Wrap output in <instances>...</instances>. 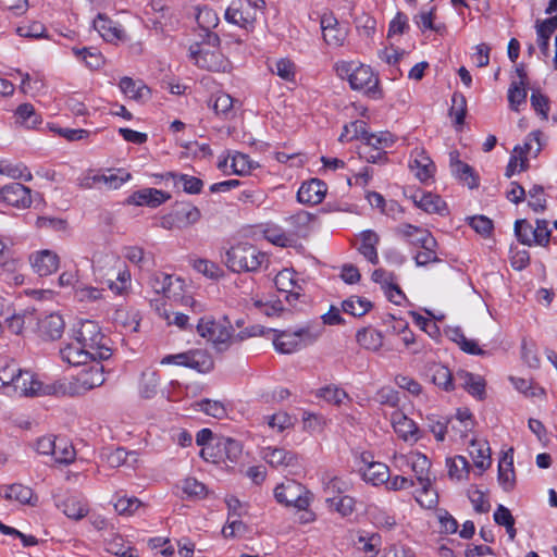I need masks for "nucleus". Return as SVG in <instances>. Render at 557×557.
Masks as SVG:
<instances>
[{
  "mask_svg": "<svg viewBox=\"0 0 557 557\" xmlns=\"http://www.w3.org/2000/svg\"><path fill=\"white\" fill-rule=\"evenodd\" d=\"M393 466L406 472L411 470L418 483L421 485L417 492L416 500L424 508H433L437 504V494L431 488L430 469L431 461L420 451L411 450L407 454L395 453L392 459Z\"/></svg>",
  "mask_w": 557,
  "mask_h": 557,
  "instance_id": "1",
  "label": "nucleus"
},
{
  "mask_svg": "<svg viewBox=\"0 0 557 557\" xmlns=\"http://www.w3.org/2000/svg\"><path fill=\"white\" fill-rule=\"evenodd\" d=\"M196 329L197 333L211 342L218 351L226 350L236 338L243 341L250 336L264 334L262 327L256 326L252 327L251 332H240L235 335V330L227 317H222L219 320L211 317H203L199 319Z\"/></svg>",
  "mask_w": 557,
  "mask_h": 557,
  "instance_id": "2",
  "label": "nucleus"
},
{
  "mask_svg": "<svg viewBox=\"0 0 557 557\" xmlns=\"http://www.w3.org/2000/svg\"><path fill=\"white\" fill-rule=\"evenodd\" d=\"M336 72L341 77H346L354 90H359L368 96H379V77L369 65L357 62L342 61L336 63Z\"/></svg>",
  "mask_w": 557,
  "mask_h": 557,
  "instance_id": "3",
  "label": "nucleus"
},
{
  "mask_svg": "<svg viewBox=\"0 0 557 557\" xmlns=\"http://www.w3.org/2000/svg\"><path fill=\"white\" fill-rule=\"evenodd\" d=\"M74 338L87 350L94 352L95 360H108L112 356L111 339L102 333L99 324L92 320L82 321L74 331Z\"/></svg>",
  "mask_w": 557,
  "mask_h": 557,
  "instance_id": "4",
  "label": "nucleus"
},
{
  "mask_svg": "<svg viewBox=\"0 0 557 557\" xmlns=\"http://www.w3.org/2000/svg\"><path fill=\"white\" fill-rule=\"evenodd\" d=\"M267 256L249 243H238L225 252L226 267L236 273L257 271Z\"/></svg>",
  "mask_w": 557,
  "mask_h": 557,
  "instance_id": "5",
  "label": "nucleus"
},
{
  "mask_svg": "<svg viewBox=\"0 0 557 557\" xmlns=\"http://www.w3.org/2000/svg\"><path fill=\"white\" fill-rule=\"evenodd\" d=\"M275 334L273 345L278 352L293 354L318 341L322 326L307 325L294 332L270 330Z\"/></svg>",
  "mask_w": 557,
  "mask_h": 557,
  "instance_id": "6",
  "label": "nucleus"
},
{
  "mask_svg": "<svg viewBox=\"0 0 557 557\" xmlns=\"http://www.w3.org/2000/svg\"><path fill=\"white\" fill-rule=\"evenodd\" d=\"M201 211L190 202H176L172 209L160 218L159 226L166 230H184L198 223Z\"/></svg>",
  "mask_w": 557,
  "mask_h": 557,
  "instance_id": "7",
  "label": "nucleus"
},
{
  "mask_svg": "<svg viewBox=\"0 0 557 557\" xmlns=\"http://www.w3.org/2000/svg\"><path fill=\"white\" fill-rule=\"evenodd\" d=\"M161 363L186 367L199 373H208L214 367L211 355L205 349H190L181 354L168 355L162 358Z\"/></svg>",
  "mask_w": 557,
  "mask_h": 557,
  "instance_id": "8",
  "label": "nucleus"
},
{
  "mask_svg": "<svg viewBox=\"0 0 557 557\" xmlns=\"http://www.w3.org/2000/svg\"><path fill=\"white\" fill-rule=\"evenodd\" d=\"M274 497L280 504L305 510L310 505L311 494L300 483L288 480L275 487Z\"/></svg>",
  "mask_w": 557,
  "mask_h": 557,
  "instance_id": "9",
  "label": "nucleus"
},
{
  "mask_svg": "<svg viewBox=\"0 0 557 557\" xmlns=\"http://www.w3.org/2000/svg\"><path fill=\"white\" fill-rule=\"evenodd\" d=\"M9 393L16 396H40L55 394L57 388L54 385H44L35 379L32 372L20 368L18 374L9 388Z\"/></svg>",
  "mask_w": 557,
  "mask_h": 557,
  "instance_id": "10",
  "label": "nucleus"
},
{
  "mask_svg": "<svg viewBox=\"0 0 557 557\" xmlns=\"http://www.w3.org/2000/svg\"><path fill=\"white\" fill-rule=\"evenodd\" d=\"M0 201L16 208H28L32 205V190L20 183L8 184L0 187Z\"/></svg>",
  "mask_w": 557,
  "mask_h": 557,
  "instance_id": "11",
  "label": "nucleus"
},
{
  "mask_svg": "<svg viewBox=\"0 0 557 557\" xmlns=\"http://www.w3.org/2000/svg\"><path fill=\"white\" fill-rule=\"evenodd\" d=\"M409 169L422 183L431 180L435 173V164L423 148H414L411 151Z\"/></svg>",
  "mask_w": 557,
  "mask_h": 557,
  "instance_id": "12",
  "label": "nucleus"
},
{
  "mask_svg": "<svg viewBox=\"0 0 557 557\" xmlns=\"http://www.w3.org/2000/svg\"><path fill=\"white\" fill-rule=\"evenodd\" d=\"M196 21L201 32L200 34L207 37V42L211 46H220V37L212 32L220 22L216 12L208 7L199 8Z\"/></svg>",
  "mask_w": 557,
  "mask_h": 557,
  "instance_id": "13",
  "label": "nucleus"
},
{
  "mask_svg": "<svg viewBox=\"0 0 557 557\" xmlns=\"http://www.w3.org/2000/svg\"><path fill=\"white\" fill-rule=\"evenodd\" d=\"M320 24L323 39L329 46L341 47L344 44L347 29L338 23L332 13L323 14Z\"/></svg>",
  "mask_w": 557,
  "mask_h": 557,
  "instance_id": "14",
  "label": "nucleus"
},
{
  "mask_svg": "<svg viewBox=\"0 0 557 557\" xmlns=\"http://www.w3.org/2000/svg\"><path fill=\"white\" fill-rule=\"evenodd\" d=\"M29 262L35 273L48 276L59 269V256L48 249L36 251L29 256Z\"/></svg>",
  "mask_w": 557,
  "mask_h": 557,
  "instance_id": "15",
  "label": "nucleus"
},
{
  "mask_svg": "<svg viewBox=\"0 0 557 557\" xmlns=\"http://www.w3.org/2000/svg\"><path fill=\"white\" fill-rule=\"evenodd\" d=\"M92 354L75 338L60 349L61 359L74 367L87 366L89 361H96Z\"/></svg>",
  "mask_w": 557,
  "mask_h": 557,
  "instance_id": "16",
  "label": "nucleus"
},
{
  "mask_svg": "<svg viewBox=\"0 0 557 557\" xmlns=\"http://www.w3.org/2000/svg\"><path fill=\"white\" fill-rule=\"evenodd\" d=\"M101 361H89L90 366L77 374L76 384L79 389L86 392L104 383V368Z\"/></svg>",
  "mask_w": 557,
  "mask_h": 557,
  "instance_id": "17",
  "label": "nucleus"
},
{
  "mask_svg": "<svg viewBox=\"0 0 557 557\" xmlns=\"http://www.w3.org/2000/svg\"><path fill=\"white\" fill-rule=\"evenodd\" d=\"M326 184L319 178H311L301 184L297 193V199L306 205H319L325 198Z\"/></svg>",
  "mask_w": 557,
  "mask_h": 557,
  "instance_id": "18",
  "label": "nucleus"
},
{
  "mask_svg": "<svg viewBox=\"0 0 557 557\" xmlns=\"http://www.w3.org/2000/svg\"><path fill=\"white\" fill-rule=\"evenodd\" d=\"M274 283L280 292L286 293V300L292 304L299 299L301 296V285L296 280V273L292 269H283L280 271Z\"/></svg>",
  "mask_w": 557,
  "mask_h": 557,
  "instance_id": "19",
  "label": "nucleus"
},
{
  "mask_svg": "<svg viewBox=\"0 0 557 557\" xmlns=\"http://www.w3.org/2000/svg\"><path fill=\"white\" fill-rule=\"evenodd\" d=\"M262 458L273 468H295L299 466L298 456L281 447L263 448Z\"/></svg>",
  "mask_w": 557,
  "mask_h": 557,
  "instance_id": "20",
  "label": "nucleus"
},
{
  "mask_svg": "<svg viewBox=\"0 0 557 557\" xmlns=\"http://www.w3.org/2000/svg\"><path fill=\"white\" fill-rule=\"evenodd\" d=\"M225 20L228 23L237 25L242 28L253 27L256 22L255 13L248 10V5H244L242 0H234L225 11Z\"/></svg>",
  "mask_w": 557,
  "mask_h": 557,
  "instance_id": "21",
  "label": "nucleus"
},
{
  "mask_svg": "<svg viewBox=\"0 0 557 557\" xmlns=\"http://www.w3.org/2000/svg\"><path fill=\"white\" fill-rule=\"evenodd\" d=\"M171 198L163 190L157 188H143L134 191L127 199V202L135 206H148L157 208Z\"/></svg>",
  "mask_w": 557,
  "mask_h": 557,
  "instance_id": "22",
  "label": "nucleus"
},
{
  "mask_svg": "<svg viewBox=\"0 0 557 557\" xmlns=\"http://www.w3.org/2000/svg\"><path fill=\"white\" fill-rule=\"evenodd\" d=\"M424 238L419 240L421 248L414 256V261L418 267H425L430 263L440 262V258L436 252L437 242L430 232H422Z\"/></svg>",
  "mask_w": 557,
  "mask_h": 557,
  "instance_id": "23",
  "label": "nucleus"
},
{
  "mask_svg": "<svg viewBox=\"0 0 557 557\" xmlns=\"http://www.w3.org/2000/svg\"><path fill=\"white\" fill-rule=\"evenodd\" d=\"M392 425L395 433L406 442H417L419 440L418 436V426L416 422L408 418L401 411H395L392 414Z\"/></svg>",
  "mask_w": 557,
  "mask_h": 557,
  "instance_id": "24",
  "label": "nucleus"
},
{
  "mask_svg": "<svg viewBox=\"0 0 557 557\" xmlns=\"http://www.w3.org/2000/svg\"><path fill=\"white\" fill-rule=\"evenodd\" d=\"M94 28L109 42L125 40L124 29L103 14H98L94 20Z\"/></svg>",
  "mask_w": 557,
  "mask_h": 557,
  "instance_id": "25",
  "label": "nucleus"
},
{
  "mask_svg": "<svg viewBox=\"0 0 557 557\" xmlns=\"http://www.w3.org/2000/svg\"><path fill=\"white\" fill-rule=\"evenodd\" d=\"M455 381L473 397L480 400L484 399L485 381L480 375L460 370L455 374Z\"/></svg>",
  "mask_w": 557,
  "mask_h": 557,
  "instance_id": "26",
  "label": "nucleus"
},
{
  "mask_svg": "<svg viewBox=\"0 0 557 557\" xmlns=\"http://www.w3.org/2000/svg\"><path fill=\"white\" fill-rule=\"evenodd\" d=\"M64 326L63 318L59 313H50L39 320L38 332L44 338L57 339L62 336Z\"/></svg>",
  "mask_w": 557,
  "mask_h": 557,
  "instance_id": "27",
  "label": "nucleus"
},
{
  "mask_svg": "<svg viewBox=\"0 0 557 557\" xmlns=\"http://www.w3.org/2000/svg\"><path fill=\"white\" fill-rule=\"evenodd\" d=\"M410 198L414 205L428 213H443L446 209L445 202L437 195L416 190Z\"/></svg>",
  "mask_w": 557,
  "mask_h": 557,
  "instance_id": "28",
  "label": "nucleus"
},
{
  "mask_svg": "<svg viewBox=\"0 0 557 557\" xmlns=\"http://www.w3.org/2000/svg\"><path fill=\"white\" fill-rule=\"evenodd\" d=\"M367 466L361 468L362 478L366 482L371 483L374 486L385 484L389 480V468L385 463L371 461L368 462L366 458H362Z\"/></svg>",
  "mask_w": 557,
  "mask_h": 557,
  "instance_id": "29",
  "label": "nucleus"
},
{
  "mask_svg": "<svg viewBox=\"0 0 557 557\" xmlns=\"http://www.w3.org/2000/svg\"><path fill=\"white\" fill-rule=\"evenodd\" d=\"M541 137H542L541 131L531 132L528 135L527 140L523 144V146L515 148L513 152L518 153L520 156L519 171H524L528 166L527 154L537 156V153L541 151L542 145H543L541 141Z\"/></svg>",
  "mask_w": 557,
  "mask_h": 557,
  "instance_id": "30",
  "label": "nucleus"
},
{
  "mask_svg": "<svg viewBox=\"0 0 557 557\" xmlns=\"http://www.w3.org/2000/svg\"><path fill=\"white\" fill-rule=\"evenodd\" d=\"M119 87L126 98L135 101H143L150 94V89L143 81H135L128 76H124L120 79Z\"/></svg>",
  "mask_w": 557,
  "mask_h": 557,
  "instance_id": "31",
  "label": "nucleus"
},
{
  "mask_svg": "<svg viewBox=\"0 0 557 557\" xmlns=\"http://www.w3.org/2000/svg\"><path fill=\"white\" fill-rule=\"evenodd\" d=\"M0 494L7 499L16 500L24 505L34 506L37 502V497H34L32 488L22 484L4 486Z\"/></svg>",
  "mask_w": 557,
  "mask_h": 557,
  "instance_id": "32",
  "label": "nucleus"
},
{
  "mask_svg": "<svg viewBox=\"0 0 557 557\" xmlns=\"http://www.w3.org/2000/svg\"><path fill=\"white\" fill-rule=\"evenodd\" d=\"M360 237H361V245L358 248L359 252L367 260H369L372 264H377L379 256H377L376 246L380 242L379 235L371 230H367L361 233Z\"/></svg>",
  "mask_w": 557,
  "mask_h": 557,
  "instance_id": "33",
  "label": "nucleus"
},
{
  "mask_svg": "<svg viewBox=\"0 0 557 557\" xmlns=\"http://www.w3.org/2000/svg\"><path fill=\"white\" fill-rule=\"evenodd\" d=\"M196 65L200 69L212 72H225L230 67L228 60L222 54L220 49H214L208 55L200 57L196 60Z\"/></svg>",
  "mask_w": 557,
  "mask_h": 557,
  "instance_id": "34",
  "label": "nucleus"
},
{
  "mask_svg": "<svg viewBox=\"0 0 557 557\" xmlns=\"http://www.w3.org/2000/svg\"><path fill=\"white\" fill-rule=\"evenodd\" d=\"M470 456L476 468L481 471L491 466V456L488 444L484 441L472 440L469 446Z\"/></svg>",
  "mask_w": 557,
  "mask_h": 557,
  "instance_id": "35",
  "label": "nucleus"
},
{
  "mask_svg": "<svg viewBox=\"0 0 557 557\" xmlns=\"http://www.w3.org/2000/svg\"><path fill=\"white\" fill-rule=\"evenodd\" d=\"M215 447L219 451V458L225 457L230 461H236L242 455V444L231 437L221 436L218 438Z\"/></svg>",
  "mask_w": 557,
  "mask_h": 557,
  "instance_id": "36",
  "label": "nucleus"
},
{
  "mask_svg": "<svg viewBox=\"0 0 557 557\" xmlns=\"http://www.w3.org/2000/svg\"><path fill=\"white\" fill-rule=\"evenodd\" d=\"M430 373L435 385L447 392L454 389L455 375L451 374L447 367L435 363L430 368Z\"/></svg>",
  "mask_w": 557,
  "mask_h": 557,
  "instance_id": "37",
  "label": "nucleus"
},
{
  "mask_svg": "<svg viewBox=\"0 0 557 557\" xmlns=\"http://www.w3.org/2000/svg\"><path fill=\"white\" fill-rule=\"evenodd\" d=\"M58 507L66 517L75 520L84 518L88 512L87 505L77 496H69Z\"/></svg>",
  "mask_w": 557,
  "mask_h": 557,
  "instance_id": "38",
  "label": "nucleus"
},
{
  "mask_svg": "<svg viewBox=\"0 0 557 557\" xmlns=\"http://www.w3.org/2000/svg\"><path fill=\"white\" fill-rule=\"evenodd\" d=\"M16 123L27 128H35L41 123V116L30 103H22L15 110Z\"/></svg>",
  "mask_w": 557,
  "mask_h": 557,
  "instance_id": "39",
  "label": "nucleus"
},
{
  "mask_svg": "<svg viewBox=\"0 0 557 557\" xmlns=\"http://www.w3.org/2000/svg\"><path fill=\"white\" fill-rule=\"evenodd\" d=\"M175 187H182L187 194L196 195L202 190L203 183L200 178L182 173H170Z\"/></svg>",
  "mask_w": 557,
  "mask_h": 557,
  "instance_id": "40",
  "label": "nucleus"
},
{
  "mask_svg": "<svg viewBox=\"0 0 557 557\" xmlns=\"http://www.w3.org/2000/svg\"><path fill=\"white\" fill-rule=\"evenodd\" d=\"M498 481L507 492L515 487L516 475L513 470L512 457L505 456L498 465Z\"/></svg>",
  "mask_w": 557,
  "mask_h": 557,
  "instance_id": "41",
  "label": "nucleus"
},
{
  "mask_svg": "<svg viewBox=\"0 0 557 557\" xmlns=\"http://www.w3.org/2000/svg\"><path fill=\"white\" fill-rule=\"evenodd\" d=\"M358 344L368 350L376 351L383 346V335L373 329H363L356 335Z\"/></svg>",
  "mask_w": 557,
  "mask_h": 557,
  "instance_id": "42",
  "label": "nucleus"
},
{
  "mask_svg": "<svg viewBox=\"0 0 557 557\" xmlns=\"http://www.w3.org/2000/svg\"><path fill=\"white\" fill-rule=\"evenodd\" d=\"M269 70L285 82H294L296 78V65L287 58L270 62Z\"/></svg>",
  "mask_w": 557,
  "mask_h": 557,
  "instance_id": "43",
  "label": "nucleus"
},
{
  "mask_svg": "<svg viewBox=\"0 0 557 557\" xmlns=\"http://www.w3.org/2000/svg\"><path fill=\"white\" fill-rule=\"evenodd\" d=\"M450 165L453 168V172L462 180L469 188H475L479 186V181L474 175L473 169L469 164L455 159L454 153H450Z\"/></svg>",
  "mask_w": 557,
  "mask_h": 557,
  "instance_id": "44",
  "label": "nucleus"
},
{
  "mask_svg": "<svg viewBox=\"0 0 557 557\" xmlns=\"http://www.w3.org/2000/svg\"><path fill=\"white\" fill-rule=\"evenodd\" d=\"M106 550L120 557H138L136 549L126 544L121 535H112L106 541Z\"/></svg>",
  "mask_w": 557,
  "mask_h": 557,
  "instance_id": "45",
  "label": "nucleus"
},
{
  "mask_svg": "<svg viewBox=\"0 0 557 557\" xmlns=\"http://www.w3.org/2000/svg\"><path fill=\"white\" fill-rule=\"evenodd\" d=\"M342 308L344 312L352 317H362L372 308V304L366 298L351 296L343 301Z\"/></svg>",
  "mask_w": 557,
  "mask_h": 557,
  "instance_id": "46",
  "label": "nucleus"
},
{
  "mask_svg": "<svg viewBox=\"0 0 557 557\" xmlns=\"http://www.w3.org/2000/svg\"><path fill=\"white\" fill-rule=\"evenodd\" d=\"M129 180L131 174L124 170H117L116 172H109L94 177L96 183L104 184L110 189H117Z\"/></svg>",
  "mask_w": 557,
  "mask_h": 557,
  "instance_id": "47",
  "label": "nucleus"
},
{
  "mask_svg": "<svg viewBox=\"0 0 557 557\" xmlns=\"http://www.w3.org/2000/svg\"><path fill=\"white\" fill-rule=\"evenodd\" d=\"M102 456L111 468H117L126 465L129 457L133 458V462L137 461L136 451H127L122 447H117L112 450H106Z\"/></svg>",
  "mask_w": 557,
  "mask_h": 557,
  "instance_id": "48",
  "label": "nucleus"
},
{
  "mask_svg": "<svg viewBox=\"0 0 557 557\" xmlns=\"http://www.w3.org/2000/svg\"><path fill=\"white\" fill-rule=\"evenodd\" d=\"M323 492L326 497L342 496L348 490V483L336 475L325 474L322 478Z\"/></svg>",
  "mask_w": 557,
  "mask_h": 557,
  "instance_id": "49",
  "label": "nucleus"
},
{
  "mask_svg": "<svg viewBox=\"0 0 557 557\" xmlns=\"http://www.w3.org/2000/svg\"><path fill=\"white\" fill-rule=\"evenodd\" d=\"M446 466L448 468V475L453 480L461 481L467 479L469 473V462L462 456H456L454 458H449L446 461Z\"/></svg>",
  "mask_w": 557,
  "mask_h": 557,
  "instance_id": "50",
  "label": "nucleus"
},
{
  "mask_svg": "<svg viewBox=\"0 0 557 557\" xmlns=\"http://www.w3.org/2000/svg\"><path fill=\"white\" fill-rule=\"evenodd\" d=\"M76 57L81 58L91 70H98L104 64V58L100 51L94 48H73Z\"/></svg>",
  "mask_w": 557,
  "mask_h": 557,
  "instance_id": "51",
  "label": "nucleus"
},
{
  "mask_svg": "<svg viewBox=\"0 0 557 557\" xmlns=\"http://www.w3.org/2000/svg\"><path fill=\"white\" fill-rule=\"evenodd\" d=\"M515 235L519 243H521L522 245H536V237L534 236V226L525 219L517 220L515 222Z\"/></svg>",
  "mask_w": 557,
  "mask_h": 557,
  "instance_id": "52",
  "label": "nucleus"
},
{
  "mask_svg": "<svg viewBox=\"0 0 557 557\" xmlns=\"http://www.w3.org/2000/svg\"><path fill=\"white\" fill-rule=\"evenodd\" d=\"M20 367L14 360L0 359V387L10 388Z\"/></svg>",
  "mask_w": 557,
  "mask_h": 557,
  "instance_id": "53",
  "label": "nucleus"
},
{
  "mask_svg": "<svg viewBox=\"0 0 557 557\" xmlns=\"http://www.w3.org/2000/svg\"><path fill=\"white\" fill-rule=\"evenodd\" d=\"M193 268L211 280H219L224 275L223 269L208 259H195Z\"/></svg>",
  "mask_w": 557,
  "mask_h": 557,
  "instance_id": "54",
  "label": "nucleus"
},
{
  "mask_svg": "<svg viewBox=\"0 0 557 557\" xmlns=\"http://www.w3.org/2000/svg\"><path fill=\"white\" fill-rule=\"evenodd\" d=\"M197 407L207 416H211L215 419H223L227 416V408L225 404L220 400L201 399L197 403Z\"/></svg>",
  "mask_w": 557,
  "mask_h": 557,
  "instance_id": "55",
  "label": "nucleus"
},
{
  "mask_svg": "<svg viewBox=\"0 0 557 557\" xmlns=\"http://www.w3.org/2000/svg\"><path fill=\"white\" fill-rule=\"evenodd\" d=\"M326 503L329 508L335 510L341 513L343 517L349 516L355 508V500L350 496L342 495V496H333L326 497Z\"/></svg>",
  "mask_w": 557,
  "mask_h": 557,
  "instance_id": "56",
  "label": "nucleus"
},
{
  "mask_svg": "<svg viewBox=\"0 0 557 557\" xmlns=\"http://www.w3.org/2000/svg\"><path fill=\"white\" fill-rule=\"evenodd\" d=\"M268 425L277 432H284L294 426V419L285 411H278L264 417Z\"/></svg>",
  "mask_w": 557,
  "mask_h": 557,
  "instance_id": "57",
  "label": "nucleus"
},
{
  "mask_svg": "<svg viewBox=\"0 0 557 557\" xmlns=\"http://www.w3.org/2000/svg\"><path fill=\"white\" fill-rule=\"evenodd\" d=\"M313 220V215L307 211H298L290 215L287 222L293 226L296 235H304L309 230V226Z\"/></svg>",
  "mask_w": 557,
  "mask_h": 557,
  "instance_id": "58",
  "label": "nucleus"
},
{
  "mask_svg": "<svg viewBox=\"0 0 557 557\" xmlns=\"http://www.w3.org/2000/svg\"><path fill=\"white\" fill-rule=\"evenodd\" d=\"M265 238L280 247H292L295 244L294 235L287 234L278 227H269L264 231Z\"/></svg>",
  "mask_w": 557,
  "mask_h": 557,
  "instance_id": "59",
  "label": "nucleus"
},
{
  "mask_svg": "<svg viewBox=\"0 0 557 557\" xmlns=\"http://www.w3.org/2000/svg\"><path fill=\"white\" fill-rule=\"evenodd\" d=\"M367 123L360 120L354 121L344 126V132L339 136L341 141H349L352 139H363L367 134Z\"/></svg>",
  "mask_w": 557,
  "mask_h": 557,
  "instance_id": "60",
  "label": "nucleus"
},
{
  "mask_svg": "<svg viewBox=\"0 0 557 557\" xmlns=\"http://www.w3.org/2000/svg\"><path fill=\"white\" fill-rule=\"evenodd\" d=\"M0 174L7 175L14 180H24L25 182H30L33 180L32 173L22 163L12 164L8 161H4L3 166L0 170Z\"/></svg>",
  "mask_w": 557,
  "mask_h": 557,
  "instance_id": "61",
  "label": "nucleus"
},
{
  "mask_svg": "<svg viewBox=\"0 0 557 557\" xmlns=\"http://www.w3.org/2000/svg\"><path fill=\"white\" fill-rule=\"evenodd\" d=\"M362 141L366 146L372 147L377 150V156L381 154V150L384 148L391 147L393 144V139L391 134L388 133H380V134H371L367 131Z\"/></svg>",
  "mask_w": 557,
  "mask_h": 557,
  "instance_id": "62",
  "label": "nucleus"
},
{
  "mask_svg": "<svg viewBox=\"0 0 557 557\" xmlns=\"http://www.w3.org/2000/svg\"><path fill=\"white\" fill-rule=\"evenodd\" d=\"M180 487L188 498H202L207 494L205 484L194 478L183 480Z\"/></svg>",
  "mask_w": 557,
  "mask_h": 557,
  "instance_id": "63",
  "label": "nucleus"
},
{
  "mask_svg": "<svg viewBox=\"0 0 557 557\" xmlns=\"http://www.w3.org/2000/svg\"><path fill=\"white\" fill-rule=\"evenodd\" d=\"M258 164H255L245 153L237 152L232 157L231 169L233 174L247 175Z\"/></svg>",
  "mask_w": 557,
  "mask_h": 557,
  "instance_id": "64",
  "label": "nucleus"
}]
</instances>
